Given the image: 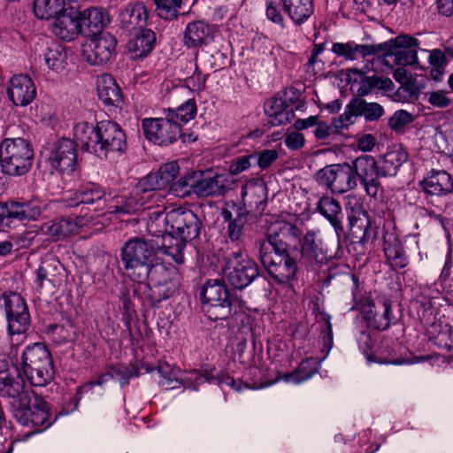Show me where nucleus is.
<instances>
[{"instance_id":"f257e3e1","label":"nucleus","mask_w":453,"mask_h":453,"mask_svg":"<svg viewBox=\"0 0 453 453\" xmlns=\"http://www.w3.org/2000/svg\"><path fill=\"white\" fill-rule=\"evenodd\" d=\"M299 234L296 226L282 221L271 226L266 236L255 242L261 264L279 283H288L296 278L297 263L288 250L290 242Z\"/></svg>"},{"instance_id":"f03ea898","label":"nucleus","mask_w":453,"mask_h":453,"mask_svg":"<svg viewBox=\"0 0 453 453\" xmlns=\"http://www.w3.org/2000/svg\"><path fill=\"white\" fill-rule=\"evenodd\" d=\"M73 137L82 150L107 157L110 153L122 154L127 148V136L121 127L111 120H102L96 126L79 122L73 128Z\"/></svg>"},{"instance_id":"7ed1b4c3","label":"nucleus","mask_w":453,"mask_h":453,"mask_svg":"<svg viewBox=\"0 0 453 453\" xmlns=\"http://www.w3.org/2000/svg\"><path fill=\"white\" fill-rule=\"evenodd\" d=\"M178 270L171 263H165L157 256L136 281L133 293L143 305L153 307L170 298L177 288Z\"/></svg>"},{"instance_id":"20e7f679","label":"nucleus","mask_w":453,"mask_h":453,"mask_svg":"<svg viewBox=\"0 0 453 453\" xmlns=\"http://www.w3.org/2000/svg\"><path fill=\"white\" fill-rule=\"evenodd\" d=\"M0 305L4 308L8 329L4 342L0 343V351L10 355L21 342L15 336L20 337L28 330L30 314L23 297L15 292L4 293L0 296Z\"/></svg>"},{"instance_id":"39448f33","label":"nucleus","mask_w":453,"mask_h":453,"mask_svg":"<svg viewBox=\"0 0 453 453\" xmlns=\"http://www.w3.org/2000/svg\"><path fill=\"white\" fill-rule=\"evenodd\" d=\"M203 311L212 321L231 316L234 308L241 307L242 300L220 280H208L201 290Z\"/></svg>"},{"instance_id":"423d86ee","label":"nucleus","mask_w":453,"mask_h":453,"mask_svg":"<svg viewBox=\"0 0 453 453\" xmlns=\"http://www.w3.org/2000/svg\"><path fill=\"white\" fill-rule=\"evenodd\" d=\"M35 151L31 142L23 137L5 138L0 144V162L4 173L21 176L32 168Z\"/></svg>"},{"instance_id":"0eeeda50","label":"nucleus","mask_w":453,"mask_h":453,"mask_svg":"<svg viewBox=\"0 0 453 453\" xmlns=\"http://www.w3.org/2000/svg\"><path fill=\"white\" fill-rule=\"evenodd\" d=\"M22 368L28 381L35 387L46 386L54 379L52 356L43 343L37 342L25 349Z\"/></svg>"},{"instance_id":"6e6552de","label":"nucleus","mask_w":453,"mask_h":453,"mask_svg":"<svg viewBox=\"0 0 453 453\" xmlns=\"http://www.w3.org/2000/svg\"><path fill=\"white\" fill-rule=\"evenodd\" d=\"M158 256V248L153 239L134 237L125 242L121 249V261L127 275L136 280Z\"/></svg>"},{"instance_id":"1a4fd4ad","label":"nucleus","mask_w":453,"mask_h":453,"mask_svg":"<svg viewBox=\"0 0 453 453\" xmlns=\"http://www.w3.org/2000/svg\"><path fill=\"white\" fill-rule=\"evenodd\" d=\"M224 261L223 273L234 288H246L258 276L257 265L241 249L232 251Z\"/></svg>"},{"instance_id":"9d476101","label":"nucleus","mask_w":453,"mask_h":453,"mask_svg":"<svg viewBox=\"0 0 453 453\" xmlns=\"http://www.w3.org/2000/svg\"><path fill=\"white\" fill-rule=\"evenodd\" d=\"M315 180L334 194H343L357 188L349 163L326 165L316 173Z\"/></svg>"},{"instance_id":"9b49d317","label":"nucleus","mask_w":453,"mask_h":453,"mask_svg":"<svg viewBox=\"0 0 453 453\" xmlns=\"http://www.w3.org/2000/svg\"><path fill=\"white\" fill-rule=\"evenodd\" d=\"M22 417L13 415L22 426L33 428L27 436L40 433L50 426L56 420L51 418L47 402L38 395H35L28 404L20 407Z\"/></svg>"},{"instance_id":"f8f14e48","label":"nucleus","mask_w":453,"mask_h":453,"mask_svg":"<svg viewBox=\"0 0 453 453\" xmlns=\"http://www.w3.org/2000/svg\"><path fill=\"white\" fill-rule=\"evenodd\" d=\"M359 309L368 326L375 330H387L395 320L392 312V302L385 296L365 298L360 303Z\"/></svg>"},{"instance_id":"ddd939ff","label":"nucleus","mask_w":453,"mask_h":453,"mask_svg":"<svg viewBox=\"0 0 453 453\" xmlns=\"http://www.w3.org/2000/svg\"><path fill=\"white\" fill-rule=\"evenodd\" d=\"M142 127L145 137L160 146L173 144L181 136L180 124L167 114L165 118L144 119Z\"/></svg>"},{"instance_id":"4468645a","label":"nucleus","mask_w":453,"mask_h":453,"mask_svg":"<svg viewBox=\"0 0 453 453\" xmlns=\"http://www.w3.org/2000/svg\"><path fill=\"white\" fill-rule=\"evenodd\" d=\"M349 166L352 168L355 180L360 181L369 196L376 197L381 187L379 180V166L374 157L370 155L357 157Z\"/></svg>"},{"instance_id":"2eb2a0df","label":"nucleus","mask_w":453,"mask_h":453,"mask_svg":"<svg viewBox=\"0 0 453 453\" xmlns=\"http://www.w3.org/2000/svg\"><path fill=\"white\" fill-rule=\"evenodd\" d=\"M80 143L75 141L63 138L55 142L51 148L47 162L52 169L70 174L75 171L77 161V146Z\"/></svg>"},{"instance_id":"dca6fc26","label":"nucleus","mask_w":453,"mask_h":453,"mask_svg":"<svg viewBox=\"0 0 453 453\" xmlns=\"http://www.w3.org/2000/svg\"><path fill=\"white\" fill-rule=\"evenodd\" d=\"M117 40L109 32H102L93 37L83 48V56L93 65L111 62L116 55Z\"/></svg>"},{"instance_id":"f3484780","label":"nucleus","mask_w":453,"mask_h":453,"mask_svg":"<svg viewBox=\"0 0 453 453\" xmlns=\"http://www.w3.org/2000/svg\"><path fill=\"white\" fill-rule=\"evenodd\" d=\"M170 230L186 241L199 236L202 223L196 214L186 208L173 209L168 211Z\"/></svg>"},{"instance_id":"a211bd4d","label":"nucleus","mask_w":453,"mask_h":453,"mask_svg":"<svg viewBox=\"0 0 453 453\" xmlns=\"http://www.w3.org/2000/svg\"><path fill=\"white\" fill-rule=\"evenodd\" d=\"M0 395L9 398L12 415L21 418L20 407L28 404L35 393L26 388L24 380L20 376L2 378Z\"/></svg>"},{"instance_id":"6ab92c4d","label":"nucleus","mask_w":453,"mask_h":453,"mask_svg":"<svg viewBox=\"0 0 453 453\" xmlns=\"http://www.w3.org/2000/svg\"><path fill=\"white\" fill-rule=\"evenodd\" d=\"M82 31L81 12L68 4L56 17L52 24V33L63 41H73Z\"/></svg>"},{"instance_id":"aec40b11","label":"nucleus","mask_w":453,"mask_h":453,"mask_svg":"<svg viewBox=\"0 0 453 453\" xmlns=\"http://www.w3.org/2000/svg\"><path fill=\"white\" fill-rule=\"evenodd\" d=\"M41 213L40 206L35 202L8 200L0 203V226H10L13 219L35 220Z\"/></svg>"},{"instance_id":"412c9836","label":"nucleus","mask_w":453,"mask_h":453,"mask_svg":"<svg viewBox=\"0 0 453 453\" xmlns=\"http://www.w3.org/2000/svg\"><path fill=\"white\" fill-rule=\"evenodd\" d=\"M93 219V215H84L75 218L55 219L42 224L39 228V232L55 240H61L78 234L79 231L88 226Z\"/></svg>"},{"instance_id":"4be33fe9","label":"nucleus","mask_w":453,"mask_h":453,"mask_svg":"<svg viewBox=\"0 0 453 453\" xmlns=\"http://www.w3.org/2000/svg\"><path fill=\"white\" fill-rule=\"evenodd\" d=\"M327 262L322 240L314 231H307L301 242L300 263L308 270H316Z\"/></svg>"},{"instance_id":"5701e85b","label":"nucleus","mask_w":453,"mask_h":453,"mask_svg":"<svg viewBox=\"0 0 453 453\" xmlns=\"http://www.w3.org/2000/svg\"><path fill=\"white\" fill-rule=\"evenodd\" d=\"M220 215L223 221L227 224L226 233L227 236L232 242H238L241 240L245 225L249 221L248 211L234 203H226V207L222 208Z\"/></svg>"},{"instance_id":"b1692460","label":"nucleus","mask_w":453,"mask_h":453,"mask_svg":"<svg viewBox=\"0 0 453 453\" xmlns=\"http://www.w3.org/2000/svg\"><path fill=\"white\" fill-rule=\"evenodd\" d=\"M7 95L15 106L25 107L35 100L36 87L28 75H14L9 81Z\"/></svg>"},{"instance_id":"393cba45","label":"nucleus","mask_w":453,"mask_h":453,"mask_svg":"<svg viewBox=\"0 0 453 453\" xmlns=\"http://www.w3.org/2000/svg\"><path fill=\"white\" fill-rule=\"evenodd\" d=\"M419 187L427 196H446L453 192V178L445 170L432 169L419 181Z\"/></svg>"},{"instance_id":"a878e982","label":"nucleus","mask_w":453,"mask_h":453,"mask_svg":"<svg viewBox=\"0 0 453 453\" xmlns=\"http://www.w3.org/2000/svg\"><path fill=\"white\" fill-rule=\"evenodd\" d=\"M383 251L388 264L394 271L405 268L409 264L403 244L394 231L383 234Z\"/></svg>"},{"instance_id":"bb28decb","label":"nucleus","mask_w":453,"mask_h":453,"mask_svg":"<svg viewBox=\"0 0 453 453\" xmlns=\"http://www.w3.org/2000/svg\"><path fill=\"white\" fill-rule=\"evenodd\" d=\"M105 196V189L102 186L97 183L88 182L76 189L67 200L70 206H78L80 204L96 205L94 211H97L101 203H104Z\"/></svg>"},{"instance_id":"cd10ccee","label":"nucleus","mask_w":453,"mask_h":453,"mask_svg":"<svg viewBox=\"0 0 453 453\" xmlns=\"http://www.w3.org/2000/svg\"><path fill=\"white\" fill-rule=\"evenodd\" d=\"M397 37H405L408 41L404 45L394 44L385 50V57H394V63L397 65H414L418 62V48L419 42L409 35H400Z\"/></svg>"},{"instance_id":"c85d7f7f","label":"nucleus","mask_w":453,"mask_h":453,"mask_svg":"<svg viewBox=\"0 0 453 453\" xmlns=\"http://www.w3.org/2000/svg\"><path fill=\"white\" fill-rule=\"evenodd\" d=\"M213 27L198 20L189 22L183 32V44L188 49L206 46L212 41Z\"/></svg>"},{"instance_id":"c756f323","label":"nucleus","mask_w":453,"mask_h":453,"mask_svg":"<svg viewBox=\"0 0 453 453\" xmlns=\"http://www.w3.org/2000/svg\"><path fill=\"white\" fill-rule=\"evenodd\" d=\"M158 248V255L168 256L177 264L184 262L183 250L188 241L178 236L170 229L159 236L158 240H154Z\"/></svg>"},{"instance_id":"7c9ffc66","label":"nucleus","mask_w":453,"mask_h":453,"mask_svg":"<svg viewBox=\"0 0 453 453\" xmlns=\"http://www.w3.org/2000/svg\"><path fill=\"white\" fill-rule=\"evenodd\" d=\"M226 384L231 387L235 386L233 378L225 373L214 374L213 370H204L203 372L194 370L188 373L183 374L182 386L193 390H197L198 387L204 383Z\"/></svg>"},{"instance_id":"2f4dec72","label":"nucleus","mask_w":453,"mask_h":453,"mask_svg":"<svg viewBox=\"0 0 453 453\" xmlns=\"http://www.w3.org/2000/svg\"><path fill=\"white\" fill-rule=\"evenodd\" d=\"M228 177L225 174H215L196 180L194 194L198 197H218L228 190Z\"/></svg>"},{"instance_id":"473e14b6","label":"nucleus","mask_w":453,"mask_h":453,"mask_svg":"<svg viewBox=\"0 0 453 453\" xmlns=\"http://www.w3.org/2000/svg\"><path fill=\"white\" fill-rule=\"evenodd\" d=\"M148 19V11L142 3L128 4L119 13L121 27L128 32L143 29Z\"/></svg>"},{"instance_id":"72a5a7b5","label":"nucleus","mask_w":453,"mask_h":453,"mask_svg":"<svg viewBox=\"0 0 453 453\" xmlns=\"http://www.w3.org/2000/svg\"><path fill=\"white\" fill-rule=\"evenodd\" d=\"M409 155L401 146H395L387 151L378 163L380 176H395L399 168L407 162Z\"/></svg>"},{"instance_id":"f704fd0d","label":"nucleus","mask_w":453,"mask_h":453,"mask_svg":"<svg viewBox=\"0 0 453 453\" xmlns=\"http://www.w3.org/2000/svg\"><path fill=\"white\" fill-rule=\"evenodd\" d=\"M283 12L296 26L304 24L314 12V0H280Z\"/></svg>"},{"instance_id":"c9c22d12","label":"nucleus","mask_w":453,"mask_h":453,"mask_svg":"<svg viewBox=\"0 0 453 453\" xmlns=\"http://www.w3.org/2000/svg\"><path fill=\"white\" fill-rule=\"evenodd\" d=\"M348 109L354 118L364 117L367 122L378 121L385 113L383 106L379 103L367 102L359 96L349 100Z\"/></svg>"},{"instance_id":"e433bc0d","label":"nucleus","mask_w":453,"mask_h":453,"mask_svg":"<svg viewBox=\"0 0 453 453\" xmlns=\"http://www.w3.org/2000/svg\"><path fill=\"white\" fill-rule=\"evenodd\" d=\"M98 97L107 106H118L122 103V93L114 78L108 73L101 74L96 81Z\"/></svg>"},{"instance_id":"4c0bfd02","label":"nucleus","mask_w":453,"mask_h":453,"mask_svg":"<svg viewBox=\"0 0 453 453\" xmlns=\"http://www.w3.org/2000/svg\"><path fill=\"white\" fill-rule=\"evenodd\" d=\"M145 204V198L136 191L128 196L113 198L108 204L107 211L118 216L132 214L139 211Z\"/></svg>"},{"instance_id":"58836bf2","label":"nucleus","mask_w":453,"mask_h":453,"mask_svg":"<svg viewBox=\"0 0 453 453\" xmlns=\"http://www.w3.org/2000/svg\"><path fill=\"white\" fill-rule=\"evenodd\" d=\"M317 211L326 219L335 231L342 230V219L343 218L340 203L332 196H322L316 203Z\"/></svg>"},{"instance_id":"ea45409f","label":"nucleus","mask_w":453,"mask_h":453,"mask_svg":"<svg viewBox=\"0 0 453 453\" xmlns=\"http://www.w3.org/2000/svg\"><path fill=\"white\" fill-rule=\"evenodd\" d=\"M156 42V34L151 29H142L140 35L127 42V49L134 59L143 58L153 50Z\"/></svg>"},{"instance_id":"a19ab883","label":"nucleus","mask_w":453,"mask_h":453,"mask_svg":"<svg viewBox=\"0 0 453 453\" xmlns=\"http://www.w3.org/2000/svg\"><path fill=\"white\" fill-rule=\"evenodd\" d=\"M264 108L273 126L289 122V115H293V111L288 110V105L281 97L274 96L268 99L265 101Z\"/></svg>"},{"instance_id":"79ce46f5","label":"nucleus","mask_w":453,"mask_h":453,"mask_svg":"<svg viewBox=\"0 0 453 453\" xmlns=\"http://www.w3.org/2000/svg\"><path fill=\"white\" fill-rule=\"evenodd\" d=\"M429 340L441 349L453 350V330L448 324H432L427 329Z\"/></svg>"},{"instance_id":"37998d69","label":"nucleus","mask_w":453,"mask_h":453,"mask_svg":"<svg viewBox=\"0 0 453 453\" xmlns=\"http://www.w3.org/2000/svg\"><path fill=\"white\" fill-rule=\"evenodd\" d=\"M168 212L165 213L163 209L157 208L149 211L146 213V228L147 231L155 237L159 238L163 234L170 229Z\"/></svg>"},{"instance_id":"c03bdc74","label":"nucleus","mask_w":453,"mask_h":453,"mask_svg":"<svg viewBox=\"0 0 453 453\" xmlns=\"http://www.w3.org/2000/svg\"><path fill=\"white\" fill-rule=\"evenodd\" d=\"M62 268L60 261L55 257L42 259L36 270V285L42 287L43 281L53 282Z\"/></svg>"},{"instance_id":"a18cd8bd","label":"nucleus","mask_w":453,"mask_h":453,"mask_svg":"<svg viewBox=\"0 0 453 453\" xmlns=\"http://www.w3.org/2000/svg\"><path fill=\"white\" fill-rule=\"evenodd\" d=\"M70 4L65 0H35L34 12L38 19H49L56 17Z\"/></svg>"},{"instance_id":"49530a36","label":"nucleus","mask_w":453,"mask_h":453,"mask_svg":"<svg viewBox=\"0 0 453 453\" xmlns=\"http://www.w3.org/2000/svg\"><path fill=\"white\" fill-rule=\"evenodd\" d=\"M406 40L407 38L405 37H395L379 44H357L355 42L356 59L358 55L364 58L378 54H382L384 56L385 50L389 49L391 47L390 45H394L395 43L398 45H404V43L408 42Z\"/></svg>"},{"instance_id":"de8ad7c7","label":"nucleus","mask_w":453,"mask_h":453,"mask_svg":"<svg viewBox=\"0 0 453 453\" xmlns=\"http://www.w3.org/2000/svg\"><path fill=\"white\" fill-rule=\"evenodd\" d=\"M316 372H318L316 360L307 358L300 363L295 372L284 374L283 379L286 382L299 384L311 379Z\"/></svg>"},{"instance_id":"09e8293b","label":"nucleus","mask_w":453,"mask_h":453,"mask_svg":"<svg viewBox=\"0 0 453 453\" xmlns=\"http://www.w3.org/2000/svg\"><path fill=\"white\" fill-rule=\"evenodd\" d=\"M157 370L160 377L158 380L160 386L166 389H174L182 385L183 374L179 369L165 363L160 364Z\"/></svg>"},{"instance_id":"8fccbe9b","label":"nucleus","mask_w":453,"mask_h":453,"mask_svg":"<svg viewBox=\"0 0 453 453\" xmlns=\"http://www.w3.org/2000/svg\"><path fill=\"white\" fill-rule=\"evenodd\" d=\"M44 61L48 68L59 73L67 64V54L65 48L59 44H53L47 49L44 54Z\"/></svg>"},{"instance_id":"3c124183","label":"nucleus","mask_w":453,"mask_h":453,"mask_svg":"<svg viewBox=\"0 0 453 453\" xmlns=\"http://www.w3.org/2000/svg\"><path fill=\"white\" fill-rule=\"evenodd\" d=\"M82 26L86 25L96 35L109 21L108 16L101 8H89L81 12Z\"/></svg>"},{"instance_id":"603ef678","label":"nucleus","mask_w":453,"mask_h":453,"mask_svg":"<svg viewBox=\"0 0 453 453\" xmlns=\"http://www.w3.org/2000/svg\"><path fill=\"white\" fill-rule=\"evenodd\" d=\"M167 115L173 119V120L180 123V127L188 123L189 120L195 119L196 115V104L195 99H188L175 109L169 108Z\"/></svg>"},{"instance_id":"864d4df0","label":"nucleus","mask_w":453,"mask_h":453,"mask_svg":"<svg viewBox=\"0 0 453 453\" xmlns=\"http://www.w3.org/2000/svg\"><path fill=\"white\" fill-rule=\"evenodd\" d=\"M159 17L172 20L178 17L181 0H154Z\"/></svg>"},{"instance_id":"5fc2aeb1","label":"nucleus","mask_w":453,"mask_h":453,"mask_svg":"<svg viewBox=\"0 0 453 453\" xmlns=\"http://www.w3.org/2000/svg\"><path fill=\"white\" fill-rule=\"evenodd\" d=\"M196 179L193 175H186L170 186V192L178 197H186L194 193Z\"/></svg>"},{"instance_id":"6e6d98bb","label":"nucleus","mask_w":453,"mask_h":453,"mask_svg":"<svg viewBox=\"0 0 453 453\" xmlns=\"http://www.w3.org/2000/svg\"><path fill=\"white\" fill-rule=\"evenodd\" d=\"M349 220L351 229L357 228L363 231L364 236L370 226V219L367 211H365L361 205L352 209V213L349 215Z\"/></svg>"},{"instance_id":"4d7b16f0","label":"nucleus","mask_w":453,"mask_h":453,"mask_svg":"<svg viewBox=\"0 0 453 453\" xmlns=\"http://www.w3.org/2000/svg\"><path fill=\"white\" fill-rule=\"evenodd\" d=\"M111 379H113V375L111 372V367H110L107 372L100 374L96 380L84 383L83 385L78 387L74 396L76 403L81 400L82 395L85 392L91 391L95 386H103Z\"/></svg>"},{"instance_id":"13d9d810","label":"nucleus","mask_w":453,"mask_h":453,"mask_svg":"<svg viewBox=\"0 0 453 453\" xmlns=\"http://www.w3.org/2000/svg\"><path fill=\"white\" fill-rule=\"evenodd\" d=\"M165 188L161 181V178L157 175V173H150L144 178H142L138 184L136 188V192L139 194L141 192L146 194L150 191L161 190Z\"/></svg>"},{"instance_id":"bf43d9fd","label":"nucleus","mask_w":453,"mask_h":453,"mask_svg":"<svg viewBox=\"0 0 453 453\" xmlns=\"http://www.w3.org/2000/svg\"><path fill=\"white\" fill-rule=\"evenodd\" d=\"M180 167L176 161H172L166 164H164L160 166L157 172V175L161 178V181L165 188L171 186L173 181L175 180L177 175L179 174Z\"/></svg>"},{"instance_id":"052dcab7","label":"nucleus","mask_w":453,"mask_h":453,"mask_svg":"<svg viewBox=\"0 0 453 453\" xmlns=\"http://www.w3.org/2000/svg\"><path fill=\"white\" fill-rule=\"evenodd\" d=\"M425 99L435 108H447L452 104L449 92L445 90L427 91L425 93Z\"/></svg>"},{"instance_id":"680f3d73","label":"nucleus","mask_w":453,"mask_h":453,"mask_svg":"<svg viewBox=\"0 0 453 453\" xmlns=\"http://www.w3.org/2000/svg\"><path fill=\"white\" fill-rule=\"evenodd\" d=\"M354 116L348 109V104L345 107V111L338 118H335L331 122V129L334 132L335 135L339 134L343 129H347L350 125L354 123Z\"/></svg>"},{"instance_id":"e2e57ef3","label":"nucleus","mask_w":453,"mask_h":453,"mask_svg":"<svg viewBox=\"0 0 453 453\" xmlns=\"http://www.w3.org/2000/svg\"><path fill=\"white\" fill-rule=\"evenodd\" d=\"M413 118L411 113L404 110L396 111L388 120V126L395 131L400 130L404 126L412 122Z\"/></svg>"},{"instance_id":"0e129e2a","label":"nucleus","mask_w":453,"mask_h":453,"mask_svg":"<svg viewBox=\"0 0 453 453\" xmlns=\"http://www.w3.org/2000/svg\"><path fill=\"white\" fill-rule=\"evenodd\" d=\"M331 50L338 57L344 58L347 60H355V42H334Z\"/></svg>"},{"instance_id":"69168bd1","label":"nucleus","mask_w":453,"mask_h":453,"mask_svg":"<svg viewBox=\"0 0 453 453\" xmlns=\"http://www.w3.org/2000/svg\"><path fill=\"white\" fill-rule=\"evenodd\" d=\"M256 158L255 155H245L236 157L229 165V173L237 175L248 170L251 166V159Z\"/></svg>"},{"instance_id":"338daca9","label":"nucleus","mask_w":453,"mask_h":453,"mask_svg":"<svg viewBox=\"0 0 453 453\" xmlns=\"http://www.w3.org/2000/svg\"><path fill=\"white\" fill-rule=\"evenodd\" d=\"M266 17L272 22L279 25L280 27H285L284 18L279 9V5L274 1H268L266 3Z\"/></svg>"},{"instance_id":"774afa93","label":"nucleus","mask_w":453,"mask_h":453,"mask_svg":"<svg viewBox=\"0 0 453 453\" xmlns=\"http://www.w3.org/2000/svg\"><path fill=\"white\" fill-rule=\"evenodd\" d=\"M255 157L258 166L261 169H266L278 158L279 155L275 150H265Z\"/></svg>"}]
</instances>
